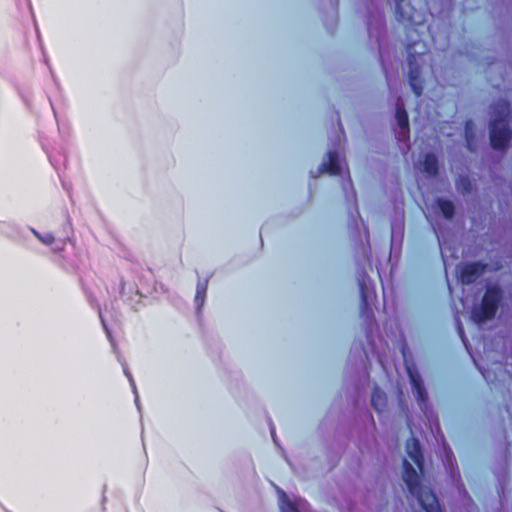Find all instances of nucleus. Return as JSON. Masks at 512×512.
<instances>
[{
  "mask_svg": "<svg viewBox=\"0 0 512 512\" xmlns=\"http://www.w3.org/2000/svg\"><path fill=\"white\" fill-rule=\"evenodd\" d=\"M270 429H271L272 438H273L274 442L276 443V435H275V429H274V426H273V425H271Z\"/></svg>",
  "mask_w": 512,
  "mask_h": 512,
  "instance_id": "obj_26",
  "label": "nucleus"
},
{
  "mask_svg": "<svg viewBox=\"0 0 512 512\" xmlns=\"http://www.w3.org/2000/svg\"><path fill=\"white\" fill-rule=\"evenodd\" d=\"M396 120L400 129V136L405 138L409 131L408 115L401 98L396 103Z\"/></svg>",
  "mask_w": 512,
  "mask_h": 512,
  "instance_id": "obj_12",
  "label": "nucleus"
},
{
  "mask_svg": "<svg viewBox=\"0 0 512 512\" xmlns=\"http://www.w3.org/2000/svg\"><path fill=\"white\" fill-rule=\"evenodd\" d=\"M406 370L412 385L413 393L416 397L420 409L427 414L428 412V395L424 387L421 375L415 367L406 364Z\"/></svg>",
  "mask_w": 512,
  "mask_h": 512,
  "instance_id": "obj_4",
  "label": "nucleus"
},
{
  "mask_svg": "<svg viewBox=\"0 0 512 512\" xmlns=\"http://www.w3.org/2000/svg\"><path fill=\"white\" fill-rule=\"evenodd\" d=\"M455 186L457 191L462 194H468L472 190V183L467 175H460L456 179Z\"/></svg>",
  "mask_w": 512,
  "mask_h": 512,
  "instance_id": "obj_17",
  "label": "nucleus"
},
{
  "mask_svg": "<svg viewBox=\"0 0 512 512\" xmlns=\"http://www.w3.org/2000/svg\"><path fill=\"white\" fill-rule=\"evenodd\" d=\"M488 265L483 262H471L458 266V275L461 283L469 285L474 283L487 269Z\"/></svg>",
  "mask_w": 512,
  "mask_h": 512,
  "instance_id": "obj_5",
  "label": "nucleus"
},
{
  "mask_svg": "<svg viewBox=\"0 0 512 512\" xmlns=\"http://www.w3.org/2000/svg\"><path fill=\"white\" fill-rule=\"evenodd\" d=\"M123 370H124V373H125L126 377L128 378V380L130 382V385L132 387L133 393L135 395V403L137 405V408L140 409L139 396H138L137 388H136L134 379L132 377V374L130 373V371L128 370V368L124 364H123Z\"/></svg>",
  "mask_w": 512,
  "mask_h": 512,
  "instance_id": "obj_20",
  "label": "nucleus"
},
{
  "mask_svg": "<svg viewBox=\"0 0 512 512\" xmlns=\"http://www.w3.org/2000/svg\"><path fill=\"white\" fill-rule=\"evenodd\" d=\"M65 245L64 241H59L57 245L53 248L54 251H61Z\"/></svg>",
  "mask_w": 512,
  "mask_h": 512,
  "instance_id": "obj_25",
  "label": "nucleus"
},
{
  "mask_svg": "<svg viewBox=\"0 0 512 512\" xmlns=\"http://www.w3.org/2000/svg\"><path fill=\"white\" fill-rule=\"evenodd\" d=\"M502 297V290L499 286L493 285L487 287L481 304L473 307L471 319L476 324H482L493 319L497 313Z\"/></svg>",
  "mask_w": 512,
  "mask_h": 512,
  "instance_id": "obj_3",
  "label": "nucleus"
},
{
  "mask_svg": "<svg viewBox=\"0 0 512 512\" xmlns=\"http://www.w3.org/2000/svg\"><path fill=\"white\" fill-rule=\"evenodd\" d=\"M436 207L440 210L443 217L447 220H451L455 214V206L454 203L442 197H438L435 200Z\"/></svg>",
  "mask_w": 512,
  "mask_h": 512,
  "instance_id": "obj_13",
  "label": "nucleus"
},
{
  "mask_svg": "<svg viewBox=\"0 0 512 512\" xmlns=\"http://www.w3.org/2000/svg\"><path fill=\"white\" fill-rule=\"evenodd\" d=\"M403 481L426 512H443L434 492L421 485L416 470L406 459L403 460Z\"/></svg>",
  "mask_w": 512,
  "mask_h": 512,
  "instance_id": "obj_2",
  "label": "nucleus"
},
{
  "mask_svg": "<svg viewBox=\"0 0 512 512\" xmlns=\"http://www.w3.org/2000/svg\"><path fill=\"white\" fill-rule=\"evenodd\" d=\"M50 161H51L52 165H54L57 168V164L55 163L54 159L51 156H50Z\"/></svg>",
  "mask_w": 512,
  "mask_h": 512,
  "instance_id": "obj_28",
  "label": "nucleus"
},
{
  "mask_svg": "<svg viewBox=\"0 0 512 512\" xmlns=\"http://www.w3.org/2000/svg\"><path fill=\"white\" fill-rule=\"evenodd\" d=\"M471 126H472V121L471 120L467 121L466 125H465V136H466L468 149L473 151L472 143H471Z\"/></svg>",
  "mask_w": 512,
  "mask_h": 512,
  "instance_id": "obj_22",
  "label": "nucleus"
},
{
  "mask_svg": "<svg viewBox=\"0 0 512 512\" xmlns=\"http://www.w3.org/2000/svg\"><path fill=\"white\" fill-rule=\"evenodd\" d=\"M371 404L377 412H383L387 406V395L380 388L375 387L371 397Z\"/></svg>",
  "mask_w": 512,
  "mask_h": 512,
  "instance_id": "obj_14",
  "label": "nucleus"
},
{
  "mask_svg": "<svg viewBox=\"0 0 512 512\" xmlns=\"http://www.w3.org/2000/svg\"><path fill=\"white\" fill-rule=\"evenodd\" d=\"M408 76L411 89L417 97L423 92V80L421 79V67L418 63L417 56L409 53L408 58Z\"/></svg>",
  "mask_w": 512,
  "mask_h": 512,
  "instance_id": "obj_6",
  "label": "nucleus"
},
{
  "mask_svg": "<svg viewBox=\"0 0 512 512\" xmlns=\"http://www.w3.org/2000/svg\"><path fill=\"white\" fill-rule=\"evenodd\" d=\"M99 316H100V318H101V321H102L103 327H104V329H105V331H106L107 337L109 338V340H110V342H111V344H112L113 348L115 349L114 341H113V339H112V336H111V334H110L109 329L107 328V326H106V324H105V321H104V319H103V317H102V313H101V311H99Z\"/></svg>",
  "mask_w": 512,
  "mask_h": 512,
  "instance_id": "obj_23",
  "label": "nucleus"
},
{
  "mask_svg": "<svg viewBox=\"0 0 512 512\" xmlns=\"http://www.w3.org/2000/svg\"><path fill=\"white\" fill-rule=\"evenodd\" d=\"M123 287H124V282L121 280L120 282V290H119V294L121 295L122 292H123Z\"/></svg>",
  "mask_w": 512,
  "mask_h": 512,
  "instance_id": "obj_27",
  "label": "nucleus"
},
{
  "mask_svg": "<svg viewBox=\"0 0 512 512\" xmlns=\"http://www.w3.org/2000/svg\"><path fill=\"white\" fill-rule=\"evenodd\" d=\"M208 283L209 277H206L204 280H198L197 282L195 303L198 311H200L201 308L204 306Z\"/></svg>",
  "mask_w": 512,
  "mask_h": 512,
  "instance_id": "obj_15",
  "label": "nucleus"
},
{
  "mask_svg": "<svg viewBox=\"0 0 512 512\" xmlns=\"http://www.w3.org/2000/svg\"><path fill=\"white\" fill-rule=\"evenodd\" d=\"M406 452L411 460L417 465L422 471L424 464V457L422 454L420 442L418 439L411 437L406 442Z\"/></svg>",
  "mask_w": 512,
  "mask_h": 512,
  "instance_id": "obj_11",
  "label": "nucleus"
},
{
  "mask_svg": "<svg viewBox=\"0 0 512 512\" xmlns=\"http://www.w3.org/2000/svg\"><path fill=\"white\" fill-rule=\"evenodd\" d=\"M409 3L406 0H395V12L399 20L401 21H413L414 16L407 9Z\"/></svg>",
  "mask_w": 512,
  "mask_h": 512,
  "instance_id": "obj_16",
  "label": "nucleus"
},
{
  "mask_svg": "<svg viewBox=\"0 0 512 512\" xmlns=\"http://www.w3.org/2000/svg\"><path fill=\"white\" fill-rule=\"evenodd\" d=\"M360 289V315L365 320H372L374 318L373 310L368 303V299L371 295L369 285L367 283V276L364 274L361 279L358 280Z\"/></svg>",
  "mask_w": 512,
  "mask_h": 512,
  "instance_id": "obj_7",
  "label": "nucleus"
},
{
  "mask_svg": "<svg viewBox=\"0 0 512 512\" xmlns=\"http://www.w3.org/2000/svg\"><path fill=\"white\" fill-rule=\"evenodd\" d=\"M342 161L339 158L336 150H329L327 153V160H324L318 168V174L329 173L330 175H341Z\"/></svg>",
  "mask_w": 512,
  "mask_h": 512,
  "instance_id": "obj_8",
  "label": "nucleus"
},
{
  "mask_svg": "<svg viewBox=\"0 0 512 512\" xmlns=\"http://www.w3.org/2000/svg\"><path fill=\"white\" fill-rule=\"evenodd\" d=\"M367 27L369 36L375 37L378 41L385 27L383 13L378 8H375L373 11L369 13Z\"/></svg>",
  "mask_w": 512,
  "mask_h": 512,
  "instance_id": "obj_9",
  "label": "nucleus"
},
{
  "mask_svg": "<svg viewBox=\"0 0 512 512\" xmlns=\"http://www.w3.org/2000/svg\"><path fill=\"white\" fill-rule=\"evenodd\" d=\"M510 114V104L507 100L500 99L490 106V143L495 150L504 151L512 138V130L509 127Z\"/></svg>",
  "mask_w": 512,
  "mask_h": 512,
  "instance_id": "obj_1",
  "label": "nucleus"
},
{
  "mask_svg": "<svg viewBox=\"0 0 512 512\" xmlns=\"http://www.w3.org/2000/svg\"><path fill=\"white\" fill-rule=\"evenodd\" d=\"M280 510L281 512H301L296 507V505L287 498L285 493H283V499L280 504Z\"/></svg>",
  "mask_w": 512,
  "mask_h": 512,
  "instance_id": "obj_19",
  "label": "nucleus"
},
{
  "mask_svg": "<svg viewBox=\"0 0 512 512\" xmlns=\"http://www.w3.org/2000/svg\"><path fill=\"white\" fill-rule=\"evenodd\" d=\"M342 189L345 193V197L348 201L356 202V193L352 187V181L350 176L348 175L347 179L342 180Z\"/></svg>",
  "mask_w": 512,
  "mask_h": 512,
  "instance_id": "obj_18",
  "label": "nucleus"
},
{
  "mask_svg": "<svg viewBox=\"0 0 512 512\" xmlns=\"http://www.w3.org/2000/svg\"><path fill=\"white\" fill-rule=\"evenodd\" d=\"M457 325H458V333H459L462 341L465 343V341L467 339H466V336H465V332H464L463 326H462V324H461L459 319H457Z\"/></svg>",
  "mask_w": 512,
  "mask_h": 512,
  "instance_id": "obj_24",
  "label": "nucleus"
},
{
  "mask_svg": "<svg viewBox=\"0 0 512 512\" xmlns=\"http://www.w3.org/2000/svg\"><path fill=\"white\" fill-rule=\"evenodd\" d=\"M416 167L426 174L427 177L433 178L438 174V159L434 153H427L423 161H420Z\"/></svg>",
  "mask_w": 512,
  "mask_h": 512,
  "instance_id": "obj_10",
  "label": "nucleus"
},
{
  "mask_svg": "<svg viewBox=\"0 0 512 512\" xmlns=\"http://www.w3.org/2000/svg\"><path fill=\"white\" fill-rule=\"evenodd\" d=\"M32 233L45 245H51L55 242V238L51 233L40 234L35 229H31Z\"/></svg>",
  "mask_w": 512,
  "mask_h": 512,
  "instance_id": "obj_21",
  "label": "nucleus"
}]
</instances>
